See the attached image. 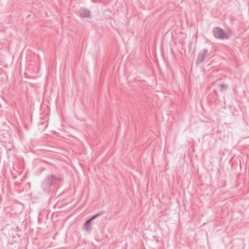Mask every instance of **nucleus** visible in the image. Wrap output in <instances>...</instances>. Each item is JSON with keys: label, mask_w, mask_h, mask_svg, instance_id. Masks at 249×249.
<instances>
[{"label": "nucleus", "mask_w": 249, "mask_h": 249, "mask_svg": "<svg viewBox=\"0 0 249 249\" xmlns=\"http://www.w3.org/2000/svg\"><path fill=\"white\" fill-rule=\"evenodd\" d=\"M212 31L214 37L218 39H228L231 35V32L230 31L223 30L219 27H214Z\"/></svg>", "instance_id": "1"}, {"label": "nucleus", "mask_w": 249, "mask_h": 249, "mask_svg": "<svg viewBox=\"0 0 249 249\" xmlns=\"http://www.w3.org/2000/svg\"><path fill=\"white\" fill-rule=\"evenodd\" d=\"M79 14L80 16L83 18H90V13L89 9L86 7H81L79 10Z\"/></svg>", "instance_id": "2"}, {"label": "nucleus", "mask_w": 249, "mask_h": 249, "mask_svg": "<svg viewBox=\"0 0 249 249\" xmlns=\"http://www.w3.org/2000/svg\"><path fill=\"white\" fill-rule=\"evenodd\" d=\"M208 53L207 49H203L202 51H200L197 55V59L196 61V64L201 63L204 59V56L206 53Z\"/></svg>", "instance_id": "3"}, {"label": "nucleus", "mask_w": 249, "mask_h": 249, "mask_svg": "<svg viewBox=\"0 0 249 249\" xmlns=\"http://www.w3.org/2000/svg\"><path fill=\"white\" fill-rule=\"evenodd\" d=\"M97 215H95L93 216H92L90 219H89V220H88L86 223L85 224V229L87 230H89V222L92 220L93 219H95L96 217H97Z\"/></svg>", "instance_id": "4"}, {"label": "nucleus", "mask_w": 249, "mask_h": 249, "mask_svg": "<svg viewBox=\"0 0 249 249\" xmlns=\"http://www.w3.org/2000/svg\"><path fill=\"white\" fill-rule=\"evenodd\" d=\"M220 87L221 90H226L228 87L227 85L224 84L221 85Z\"/></svg>", "instance_id": "5"}]
</instances>
